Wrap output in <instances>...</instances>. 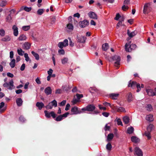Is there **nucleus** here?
I'll return each mask as SVG.
<instances>
[{
	"mask_svg": "<svg viewBox=\"0 0 156 156\" xmlns=\"http://www.w3.org/2000/svg\"><path fill=\"white\" fill-rule=\"evenodd\" d=\"M146 119L147 120L150 122L153 121L154 120L153 115L151 114L147 115L146 117Z\"/></svg>",
	"mask_w": 156,
	"mask_h": 156,
	"instance_id": "a211bd4d",
	"label": "nucleus"
},
{
	"mask_svg": "<svg viewBox=\"0 0 156 156\" xmlns=\"http://www.w3.org/2000/svg\"><path fill=\"white\" fill-rule=\"evenodd\" d=\"M62 42L64 44L65 47L67 46L68 45V40L67 39L64 40Z\"/></svg>",
	"mask_w": 156,
	"mask_h": 156,
	"instance_id": "5fc2aeb1",
	"label": "nucleus"
},
{
	"mask_svg": "<svg viewBox=\"0 0 156 156\" xmlns=\"http://www.w3.org/2000/svg\"><path fill=\"white\" fill-rule=\"evenodd\" d=\"M20 10H24L26 12H29L31 10V8L30 7H28L26 6H25V7L22 6Z\"/></svg>",
	"mask_w": 156,
	"mask_h": 156,
	"instance_id": "2f4dec72",
	"label": "nucleus"
},
{
	"mask_svg": "<svg viewBox=\"0 0 156 156\" xmlns=\"http://www.w3.org/2000/svg\"><path fill=\"white\" fill-rule=\"evenodd\" d=\"M31 53L33 55V56L35 57V59L37 60H38L39 59V55L37 53L35 52L34 51H32Z\"/></svg>",
	"mask_w": 156,
	"mask_h": 156,
	"instance_id": "c9c22d12",
	"label": "nucleus"
},
{
	"mask_svg": "<svg viewBox=\"0 0 156 156\" xmlns=\"http://www.w3.org/2000/svg\"><path fill=\"white\" fill-rule=\"evenodd\" d=\"M135 151L137 156H143V152L142 150L138 147L135 148Z\"/></svg>",
	"mask_w": 156,
	"mask_h": 156,
	"instance_id": "6e6552de",
	"label": "nucleus"
},
{
	"mask_svg": "<svg viewBox=\"0 0 156 156\" xmlns=\"http://www.w3.org/2000/svg\"><path fill=\"white\" fill-rule=\"evenodd\" d=\"M117 124L118 125L122 126V124L120 119H117Z\"/></svg>",
	"mask_w": 156,
	"mask_h": 156,
	"instance_id": "69168bd1",
	"label": "nucleus"
},
{
	"mask_svg": "<svg viewBox=\"0 0 156 156\" xmlns=\"http://www.w3.org/2000/svg\"><path fill=\"white\" fill-rule=\"evenodd\" d=\"M31 44L28 42H25L23 44V48L25 50H28L30 47Z\"/></svg>",
	"mask_w": 156,
	"mask_h": 156,
	"instance_id": "2eb2a0df",
	"label": "nucleus"
},
{
	"mask_svg": "<svg viewBox=\"0 0 156 156\" xmlns=\"http://www.w3.org/2000/svg\"><path fill=\"white\" fill-rule=\"evenodd\" d=\"M131 140L132 142L136 143L140 142V139L137 137L135 136H132L131 137Z\"/></svg>",
	"mask_w": 156,
	"mask_h": 156,
	"instance_id": "aec40b11",
	"label": "nucleus"
},
{
	"mask_svg": "<svg viewBox=\"0 0 156 156\" xmlns=\"http://www.w3.org/2000/svg\"><path fill=\"white\" fill-rule=\"evenodd\" d=\"M25 68V64L23 63L21 66V67L20 68V69L21 71H23Z\"/></svg>",
	"mask_w": 156,
	"mask_h": 156,
	"instance_id": "680f3d73",
	"label": "nucleus"
},
{
	"mask_svg": "<svg viewBox=\"0 0 156 156\" xmlns=\"http://www.w3.org/2000/svg\"><path fill=\"white\" fill-rule=\"evenodd\" d=\"M89 22L87 20H85L83 21L81 23L80 26L82 28H84L88 25Z\"/></svg>",
	"mask_w": 156,
	"mask_h": 156,
	"instance_id": "412c9836",
	"label": "nucleus"
},
{
	"mask_svg": "<svg viewBox=\"0 0 156 156\" xmlns=\"http://www.w3.org/2000/svg\"><path fill=\"white\" fill-rule=\"evenodd\" d=\"M16 102L17 105L18 106H20L22 105L23 101L21 98H18L16 100Z\"/></svg>",
	"mask_w": 156,
	"mask_h": 156,
	"instance_id": "bb28decb",
	"label": "nucleus"
},
{
	"mask_svg": "<svg viewBox=\"0 0 156 156\" xmlns=\"http://www.w3.org/2000/svg\"><path fill=\"white\" fill-rule=\"evenodd\" d=\"M136 87L137 88L136 92H138L140 91L141 89L140 84L139 83H136Z\"/></svg>",
	"mask_w": 156,
	"mask_h": 156,
	"instance_id": "09e8293b",
	"label": "nucleus"
},
{
	"mask_svg": "<svg viewBox=\"0 0 156 156\" xmlns=\"http://www.w3.org/2000/svg\"><path fill=\"white\" fill-rule=\"evenodd\" d=\"M5 35V31L3 29L0 30V35L2 36H3Z\"/></svg>",
	"mask_w": 156,
	"mask_h": 156,
	"instance_id": "864d4df0",
	"label": "nucleus"
},
{
	"mask_svg": "<svg viewBox=\"0 0 156 156\" xmlns=\"http://www.w3.org/2000/svg\"><path fill=\"white\" fill-rule=\"evenodd\" d=\"M150 132H151L147 131L145 133V135L147 137L148 139H150L151 138Z\"/></svg>",
	"mask_w": 156,
	"mask_h": 156,
	"instance_id": "c03bdc74",
	"label": "nucleus"
},
{
	"mask_svg": "<svg viewBox=\"0 0 156 156\" xmlns=\"http://www.w3.org/2000/svg\"><path fill=\"white\" fill-rule=\"evenodd\" d=\"M146 92L148 95L150 96H154L156 95V94H155L154 92L153 91V90L152 89H147L146 90Z\"/></svg>",
	"mask_w": 156,
	"mask_h": 156,
	"instance_id": "4468645a",
	"label": "nucleus"
},
{
	"mask_svg": "<svg viewBox=\"0 0 156 156\" xmlns=\"http://www.w3.org/2000/svg\"><path fill=\"white\" fill-rule=\"evenodd\" d=\"M129 118L127 116H125L123 118V121L125 124H128L129 122Z\"/></svg>",
	"mask_w": 156,
	"mask_h": 156,
	"instance_id": "79ce46f5",
	"label": "nucleus"
},
{
	"mask_svg": "<svg viewBox=\"0 0 156 156\" xmlns=\"http://www.w3.org/2000/svg\"><path fill=\"white\" fill-rule=\"evenodd\" d=\"M71 111L73 114H80L82 112V111L80 110H78V107L76 106L72 108Z\"/></svg>",
	"mask_w": 156,
	"mask_h": 156,
	"instance_id": "0eeeda50",
	"label": "nucleus"
},
{
	"mask_svg": "<svg viewBox=\"0 0 156 156\" xmlns=\"http://www.w3.org/2000/svg\"><path fill=\"white\" fill-rule=\"evenodd\" d=\"M131 41H130L128 43H127L125 45V48L126 51L130 52L132 51L131 47H130L131 45Z\"/></svg>",
	"mask_w": 156,
	"mask_h": 156,
	"instance_id": "1a4fd4ad",
	"label": "nucleus"
},
{
	"mask_svg": "<svg viewBox=\"0 0 156 156\" xmlns=\"http://www.w3.org/2000/svg\"><path fill=\"white\" fill-rule=\"evenodd\" d=\"M127 100L128 102H130L132 100L133 97L131 93H129L127 94Z\"/></svg>",
	"mask_w": 156,
	"mask_h": 156,
	"instance_id": "72a5a7b5",
	"label": "nucleus"
},
{
	"mask_svg": "<svg viewBox=\"0 0 156 156\" xmlns=\"http://www.w3.org/2000/svg\"><path fill=\"white\" fill-rule=\"evenodd\" d=\"M44 113L45 114V116L47 118H50L51 116L55 119L56 117V114L53 111H51L50 112H48L47 111L45 110L44 111Z\"/></svg>",
	"mask_w": 156,
	"mask_h": 156,
	"instance_id": "39448f33",
	"label": "nucleus"
},
{
	"mask_svg": "<svg viewBox=\"0 0 156 156\" xmlns=\"http://www.w3.org/2000/svg\"><path fill=\"white\" fill-rule=\"evenodd\" d=\"M58 52L60 55H64L65 53V51L63 49H61L58 50Z\"/></svg>",
	"mask_w": 156,
	"mask_h": 156,
	"instance_id": "4d7b16f0",
	"label": "nucleus"
},
{
	"mask_svg": "<svg viewBox=\"0 0 156 156\" xmlns=\"http://www.w3.org/2000/svg\"><path fill=\"white\" fill-rule=\"evenodd\" d=\"M130 47H131L132 50H133L134 49L136 48V46L134 44H131Z\"/></svg>",
	"mask_w": 156,
	"mask_h": 156,
	"instance_id": "0e129e2a",
	"label": "nucleus"
},
{
	"mask_svg": "<svg viewBox=\"0 0 156 156\" xmlns=\"http://www.w3.org/2000/svg\"><path fill=\"white\" fill-rule=\"evenodd\" d=\"M24 56L25 58V60L27 62H28L30 58L27 53H25L24 54Z\"/></svg>",
	"mask_w": 156,
	"mask_h": 156,
	"instance_id": "3c124183",
	"label": "nucleus"
},
{
	"mask_svg": "<svg viewBox=\"0 0 156 156\" xmlns=\"http://www.w3.org/2000/svg\"><path fill=\"white\" fill-rule=\"evenodd\" d=\"M4 105L5 104L3 102H2L0 104V112H3L5 110V108L2 109L4 106Z\"/></svg>",
	"mask_w": 156,
	"mask_h": 156,
	"instance_id": "473e14b6",
	"label": "nucleus"
},
{
	"mask_svg": "<svg viewBox=\"0 0 156 156\" xmlns=\"http://www.w3.org/2000/svg\"><path fill=\"white\" fill-rule=\"evenodd\" d=\"M68 39L69 41V45L71 47H73L74 45V43L72 41L71 38H69Z\"/></svg>",
	"mask_w": 156,
	"mask_h": 156,
	"instance_id": "e2e57ef3",
	"label": "nucleus"
},
{
	"mask_svg": "<svg viewBox=\"0 0 156 156\" xmlns=\"http://www.w3.org/2000/svg\"><path fill=\"white\" fill-rule=\"evenodd\" d=\"M114 135L113 133L109 134L107 136V141L109 142L111 141L114 137Z\"/></svg>",
	"mask_w": 156,
	"mask_h": 156,
	"instance_id": "cd10ccee",
	"label": "nucleus"
},
{
	"mask_svg": "<svg viewBox=\"0 0 156 156\" xmlns=\"http://www.w3.org/2000/svg\"><path fill=\"white\" fill-rule=\"evenodd\" d=\"M7 76L8 77H10L11 78H12L14 77V75L12 73H7Z\"/></svg>",
	"mask_w": 156,
	"mask_h": 156,
	"instance_id": "774afa93",
	"label": "nucleus"
},
{
	"mask_svg": "<svg viewBox=\"0 0 156 156\" xmlns=\"http://www.w3.org/2000/svg\"><path fill=\"white\" fill-rule=\"evenodd\" d=\"M121 16H120L119 13H118L116 14V17L115 18V20H118L120 18Z\"/></svg>",
	"mask_w": 156,
	"mask_h": 156,
	"instance_id": "052dcab7",
	"label": "nucleus"
},
{
	"mask_svg": "<svg viewBox=\"0 0 156 156\" xmlns=\"http://www.w3.org/2000/svg\"><path fill=\"white\" fill-rule=\"evenodd\" d=\"M15 62L16 60L15 59H13L11 60L9 63V65L11 68H12L15 67L16 64Z\"/></svg>",
	"mask_w": 156,
	"mask_h": 156,
	"instance_id": "c756f323",
	"label": "nucleus"
},
{
	"mask_svg": "<svg viewBox=\"0 0 156 156\" xmlns=\"http://www.w3.org/2000/svg\"><path fill=\"white\" fill-rule=\"evenodd\" d=\"M13 84V81L12 79L9 81V83L7 82L3 84V86L4 87H6L9 90H12L14 88Z\"/></svg>",
	"mask_w": 156,
	"mask_h": 156,
	"instance_id": "f257e3e1",
	"label": "nucleus"
},
{
	"mask_svg": "<svg viewBox=\"0 0 156 156\" xmlns=\"http://www.w3.org/2000/svg\"><path fill=\"white\" fill-rule=\"evenodd\" d=\"M109 48V45L108 43H105L102 45V49L104 51H106Z\"/></svg>",
	"mask_w": 156,
	"mask_h": 156,
	"instance_id": "7c9ffc66",
	"label": "nucleus"
},
{
	"mask_svg": "<svg viewBox=\"0 0 156 156\" xmlns=\"http://www.w3.org/2000/svg\"><path fill=\"white\" fill-rule=\"evenodd\" d=\"M83 95L82 94H76V96L77 98H78L79 100L81 98L83 97Z\"/></svg>",
	"mask_w": 156,
	"mask_h": 156,
	"instance_id": "13d9d810",
	"label": "nucleus"
},
{
	"mask_svg": "<svg viewBox=\"0 0 156 156\" xmlns=\"http://www.w3.org/2000/svg\"><path fill=\"white\" fill-rule=\"evenodd\" d=\"M112 145H111V144L109 142L106 145V148L107 149V150L108 151H111L112 148Z\"/></svg>",
	"mask_w": 156,
	"mask_h": 156,
	"instance_id": "ea45409f",
	"label": "nucleus"
},
{
	"mask_svg": "<svg viewBox=\"0 0 156 156\" xmlns=\"http://www.w3.org/2000/svg\"><path fill=\"white\" fill-rule=\"evenodd\" d=\"M151 10V8L150 6V4L146 3L144 5L143 12L144 14H147Z\"/></svg>",
	"mask_w": 156,
	"mask_h": 156,
	"instance_id": "f03ea898",
	"label": "nucleus"
},
{
	"mask_svg": "<svg viewBox=\"0 0 156 156\" xmlns=\"http://www.w3.org/2000/svg\"><path fill=\"white\" fill-rule=\"evenodd\" d=\"M116 110L118 112H125L126 110L124 108L122 107H116L115 108Z\"/></svg>",
	"mask_w": 156,
	"mask_h": 156,
	"instance_id": "a878e982",
	"label": "nucleus"
},
{
	"mask_svg": "<svg viewBox=\"0 0 156 156\" xmlns=\"http://www.w3.org/2000/svg\"><path fill=\"white\" fill-rule=\"evenodd\" d=\"M44 12V10L43 9H39L37 12L38 14L41 15Z\"/></svg>",
	"mask_w": 156,
	"mask_h": 156,
	"instance_id": "8fccbe9b",
	"label": "nucleus"
},
{
	"mask_svg": "<svg viewBox=\"0 0 156 156\" xmlns=\"http://www.w3.org/2000/svg\"><path fill=\"white\" fill-rule=\"evenodd\" d=\"M66 100H63L62 101L59 103V105L60 106H62L65 105L66 103Z\"/></svg>",
	"mask_w": 156,
	"mask_h": 156,
	"instance_id": "603ef678",
	"label": "nucleus"
},
{
	"mask_svg": "<svg viewBox=\"0 0 156 156\" xmlns=\"http://www.w3.org/2000/svg\"><path fill=\"white\" fill-rule=\"evenodd\" d=\"M19 120L22 122H24L25 121V119L23 116H21L19 118Z\"/></svg>",
	"mask_w": 156,
	"mask_h": 156,
	"instance_id": "bf43d9fd",
	"label": "nucleus"
},
{
	"mask_svg": "<svg viewBox=\"0 0 156 156\" xmlns=\"http://www.w3.org/2000/svg\"><path fill=\"white\" fill-rule=\"evenodd\" d=\"M154 127V125L152 124H149L147 127V131L151 132Z\"/></svg>",
	"mask_w": 156,
	"mask_h": 156,
	"instance_id": "4c0bfd02",
	"label": "nucleus"
},
{
	"mask_svg": "<svg viewBox=\"0 0 156 156\" xmlns=\"http://www.w3.org/2000/svg\"><path fill=\"white\" fill-rule=\"evenodd\" d=\"M89 17L92 19H97V17L96 14L94 12H91L88 14Z\"/></svg>",
	"mask_w": 156,
	"mask_h": 156,
	"instance_id": "ddd939ff",
	"label": "nucleus"
},
{
	"mask_svg": "<svg viewBox=\"0 0 156 156\" xmlns=\"http://www.w3.org/2000/svg\"><path fill=\"white\" fill-rule=\"evenodd\" d=\"M119 94H118L112 93L110 94V97L113 99H116L118 96Z\"/></svg>",
	"mask_w": 156,
	"mask_h": 156,
	"instance_id": "393cba45",
	"label": "nucleus"
},
{
	"mask_svg": "<svg viewBox=\"0 0 156 156\" xmlns=\"http://www.w3.org/2000/svg\"><path fill=\"white\" fill-rule=\"evenodd\" d=\"M129 7L127 6H126L125 5H123L122 8V10L123 11H125L126 9H128Z\"/></svg>",
	"mask_w": 156,
	"mask_h": 156,
	"instance_id": "338daca9",
	"label": "nucleus"
},
{
	"mask_svg": "<svg viewBox=\"0 0 156 156\" xmlns=\"http://www.w3.org/2000/svg\"><path fill=\"white\" fill-rule=\"evenodd\" d=\"M57 105V102L54 100L51 102L49 103L48 105H47L45 107L47 109H51L52 108L53 106L56 107Z\"/></svg>",
	"mask_w": 156,
	"mask_h": 156,
	"instance_id": "20e7f679",
	"label": "nucleus"
},
{
	"mask_svg": "<svg viewBox=\"0 0 156 156\" xmlns=\"http://www.w3.org/2000/svg\"><path fill=\"white\" fill-rule=\"evenodd\" d=\"M146 108L147 110L151 111L152 110L153 108L152 105L150 104H148L146 107Z\"/></svg>",
	"mask_w": 156,
	"mask_h": 156,
	"instance_id": "58836bf2",
	"label": "nucleus"
},
{
	"mask_svg": "<svg viewBox=\"0 0 156 156\" xmlns=\"http://www.w3.org/2000/svg\"><path fill=\"white\" fill-rule=\"evenodd\" d=\"M136 33L137 32L135 31H133L132 32H130L129 30H127V34L130 38L135 36L136 34Z\"/></svg>",
	"mask_w": 156,
	"mask_h": 156,
	"instance_id": "4be33fe9",
	"label": "nucleus"
},
{
	"mask_svg": "<svg viewBox=\"0 0 156 156\" xmlns=\"http://www.w3.org/2000/svg\"><path fill=\"white\" fill-rule=\"evenodd\" d=\"M73 29V26L72 24L69 23L67 25L66 27L65 28V30L68 32L72 31Z\"/></svg>",
	"mask_w": 156,
	"mask_h": 156,
	"instance_id": "9d476101",
	"label": "nucleus"
},
{
	"mask_svg": "<svg viewBox=\"0 0 156 156\" xmlns=\"http://www.w3.org/2000/svg\"><path fill=\"white\" fill-rule=\"evenodd\" d=\"M18 54L20 55L23 56L24 54V51L21 48L18 49L17 50Z\"/></svg>",
	"mask_w": 156,
	"mask_h": 156,
	"instance_id": "e433bc0d",
	"label": "nucleus"
},
{
	"mask_svg": "<svg viewBox=\"0 0 156 156\" xmlns=\"http://www.w3.org/2000/svg\"><path fill=\"white\" fill-rule=\"evenodd\" d=\"M10 40V37L8 35L6 36L5 37L2 38L1 39L2 41L4 42L8 41Z\"/></svg>",
	"mask_w": 156,
	"mask_h": 156,
	"instance_id": "c85d7f7f",
	"label": "nucleus"
},
{
	"mask_svg": "<svg viewBox=\"0 0 156 156\" xmlns=\"http://www.w3.org/2000/svg\"><path fill=\"white\" fill-rule=\"evenodd\" d=\"M136 82L135 81L130 80L129 82L128 87H130L133 88H134L136 87Z\"/></svg>",
	"mask_w": 156,
	"mask_h": 156,
	"instance_id": "f8f14e48",
	"label": "nucleus"
},
{
	"mask_svg": "<svg viewBox=\"0 0 156 156\" xmlns=\"http://www.w3.org/2000/svg\"><path fill=\"white\" fill-rule=\"evenodd\" d=\"M112 60L115 61L114 64L117 66L120 64L121 58L120 56L117 55H115L112 57Z\"/></svg>",
	"mask_w": 156,
	"mask_h": 156,
	"instance_id": "7ed1b4c3",
	"label": "nucleus"
},
{
	"mask_svg": "<svg viewBox=\"0 0 156 156\" xmlns=\"http://www.w3.org/2000/svg\"><path fill=\"white\" fill-rule=\"evenodd\" d=\"M64 44L62 42H60L58 44V46L60 48L62 49L65 47Z\"/></svg>",
	"mask_w": 156,
	"mask_h": 156,
	"instance_id": "de8ad7c7",
	"label": "nucleus"
},
{
	"mask_svg": "<svg viewBox=\"0 0 156 156\" xmlns=\"http://www.w3.org/2000/svg\"><path fill=\"white\" fill-rule=\"evenodd\" d=\"M69 114V113L68 112H66L62 115H60L57 116L55 118V120L57 121H61L63 119V118L67 117Z\"/></svg>",
	"mask_w": 156,
	"mask_h": 156,
	"instance_id": "423d86ee",
	"label": "nucleus"
},
{
	"mask_svg": "<svg viewBox=\"0 0 156 156\" xmlns=\"http://www.w3.org/2000/svg\"><path fill=\"white\" fill-rule=\"evenodd\" d=\"M134 130V129L133 127H129L127 130V133L129 134H131L133 132Z\"/></svg>",
	"mask_w": 156,
	"mask_h": 156,
	"instance_id": "f704fd0d",
	"label": "nucleus"
},
{
	"mask_svg": "<svg viewBox=\"0 0 156 156\" xmlns=\"http://www.w3.org/2000/svg\"><path fill=\"white\" fill-rule=\"evenodd\" d=\"M86 38L84 36H81L78 39V42L80 43H83L85 41Z\"/></svg>",
	"mask_w": 156,
	"mask_h": 156,
	"instance_id": "5701e85b",
	"label": "nucleus"
},
{
	"mask_svg": "<svg viewBox=\"0 0 156 156\" xmlns=\"http://www.w3.org/2000/svg\"><path fill=\"white\" fill-rule=\"evenodd\" d=\"M44 92L47 95L51 94L52 92V90L51 88L49 87H47L45 89Z\"/></svg>",
	"mask_w": 156,
	"mask_h": 156,
	"instance_id": "6ab92c4d",
	"label": "nucleus"
},
{
	"mask_svg": "<svg viewBox=\"0 0 156 156\" xmlns=\"http://www.w3.org/2000/svg\"><path fill=\"white\" fill-rule=\"evenodd\" d=\"M79 100H79L77 98H76V96H74V99L72 101V102L73 104H76L77 102H78L79 101Z\"/></svg>",
	"mask_w": 156,
	"mask_h": 156,
	"instance_id": "49530a36",
	"label": "nucleus"
},
{
	"mask_svg": "<svg viewBox=\"0 0 156 156\" xmlns=\"http://www.w3.org/2000/svg\"><path fill=\"white\" fill-rule=\"evenodd\" d=\"M68 59L67 58H64L62 59V64H65L67 63L68 61Z\"/></svg>",
	"mask_w": 156,
	"mask_h": 156,
	"instance_id": "a18cd8bd",
	"label": "nucleus"
},
{
	"mask_svg": "<svg viewBox=\"0 0 156 156\" xmlns=\"http://www.w3.org/2000/svg\"><path fill=\"white\" fill-rule=\"evenodd\" d=\"M36 106L38 107L39 110H41L44 106V104L42 102H37L36 104Z\"/></svg>",
	"mask_w": 156,
	"mask_h": 156,
	"instance_id": "b1692460",
	"label": "nucleus"
},
{
	"mask_svg": "<svg viewBox=\"0 0 156 156\" xmlns=\"http://www.w3.org/2000/svg\"><path fill=\"white\" fill-rule=\"evenodd\" d=\"M13 31V35L15 36H17L18 34V28L15 25H14L12 27Z\"/></svg>",
	"mask_w": 156,
	"mask_h": 156,
	"instance_id": "9b49d317",
	"label": "nucleus"
},
{
	"mask_svg": "<svg viewBox=\"0 0 156 156\" xmlns=\"http://www.w3.org/2000/svg\"><path fill=\"white\" fill-rule=\"evenodd\" d=\"M6 21L9 22H12V18L10 14L6 18Z\"/></svg>",
	"mask_w": 156,
	"mask_h": 156,
	"instance_id": "37998d69",
	"label": "nucleus"
},
{
	"mask_svg": "<svg viewBox=\"0 0 156 156\" xmlns=\"http://www.w3.org/2000/svg\"><path fill=\"white\" fill-rule=\"evenodd\" d=\"M27 39L26 36L24 34L20 35L18 38L19 41H24L26 40Z\"/></svg>",
	"mask_w": 156,
	"mask_h": 156,
	"instance_id": "dca6fc26",
	"label": "nucleus"
},
{
	"mask_svg": "<svg viewBox=\"0 0 156 156\" xmlns=\"http://www.w3.org/2000/svg\"><path fill=\"white\" fill-rule=\"evenodd\" d=\"M30 28V26H23L22 27L23 30L25 31H27L29 30Z\"/></svg>",
	"mask_w": 156,
	"mask_h": 156,
	"instance_id": "a19ab883",
	"label": "nucleus"
},
{
	"mask_svg": "<svg viewBox=\"0 0 156 156\" xmlns=\"http://www.w3.org/2000/svg\"><path fill=\"white\" fill-rule=\"evenodd\" d=\"M6 4V2L4 1H2L0 3V5L1 6L3 7L5 6Z\"/></svg>",
	"mask_w": 156,
	"mask_h": 156,
	"instance_id": "6e6d98bb",
	"label": "nucleus"
},
{
	"mask_svg": "<svg viewBox=\"0 0 156 156\" xmlns=\"http://www.w3.org/2000/svg\"><path fill=\"white\" fill-rule=\"evenodd\" d=\"M87 111H93L95 108V106L93 105H89L87 106Z\"/></svg>",
	"mask_w": 156,
	"mask_h": 156,
	"instance_id": "f3484780",
	"label": "nucleus"
}]
</instances>
